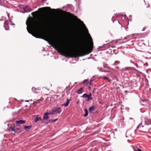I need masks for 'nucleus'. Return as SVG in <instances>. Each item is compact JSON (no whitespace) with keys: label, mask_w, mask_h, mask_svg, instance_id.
<instances>
[{"label":"nucleus","mask_w":151,"mask_h":151,"mask_svg":"<svg viewBox=\"0 0 151 151\" xmlns=\"http://www.w3.org/2000/svg\"><path fill=\"white\" fill-rule=\"evenodd\" d=\"M144 65L143 62L141 60H138L135 64V66L137 68H139Z\"/></svg>","instance_id":"423d86ee"},{"label":"nucleus","mask_w":151,"mask_h":151,"mask_svg":"<svg viewBox=\"0 0 151 151\" xmlns=\"http://www.w3.org/2000/svg\"><path fill=\"white\" fill-rule=\"evenodd\" d=\"M130 62L132 63L133 64L135 65V64L136 63H135L132 60H131L130 61Z\"/></svg>","instance_id":"c9c22d12"},{"label":"nucleus","mask_w":151,"mask_h":151,"mask_svg":"<svg viewBox=\"0 0 151 151\" xmlns=\"http://www.w3.org/2000/svg\"><path fill=\"white\" fill-rule=\"evenodd\" d=\"M144 1L145 2V0H144Z\"/></svg>","instance_id":"603ef678"},{"label":"nucleus","mask_w":151,"mask_h":151,"mask_svg":"<svg viewBox=\"0 0 151 151\" xmlns=\"http://www.w3.org/2000/svg\"><path fill=\"white\" fill-rule=\"evenodd\" d=\"M81 22L82 23H83V27L85 28L86 32H87V35L88 36V37L89 39V40H90V42L91 43V44L92 46H93V42L92 41V38L91 37L90 35V34L89 33H88V30L87 29V28H86V27L85 25L83 23V22L82 21H81Z\"/></svg>","instance_id":"7ed1b4c3"},{"label":"nucleus","mask_w":151,"mask_h":151,"mask_svg":"<svg viewBox=\"0 0 151 151\" xmlns=\"http://www.w3.org/2000/svg\"><path fill=\"white\" fill-rule=\"evenodd\" d=\"M48 113V112H46L45 113L43 116V119L45 120L49 118Z\"/></svg>","instance_id":"dca6fc26"},{"label":"nucleus","mask_w":151,"mask_h":151,"mask_svg":"<svg viewBox=\"0 0 151 151\" xmlns=\"http://www.w3.org/2000/svg\"><path fill=\"white\" fill-rule=\"evenodd\" d=\"M103 67L104 68L110 69V68L108 66V65L104 62L103 63Z\"/></svg>","instance_id":"a211bd4d"},{"label":"nucleus","mask_w":151,"mask_h":151,"mask_svg":"<svg viewBox=\"0 0 151 151\" xmlns=\"http://www.w3.org/2000/svg\"><path fill=\"white\" fill-rule=\"evenodd\" d=\"M92 81V80H91L90 82H88V80H85L83 82V83L86 86H87L88 84L90 85H91V81Z\"/></svg>","instance_id":"9b49d317"},{"label":"nucleus","mask_w":151,"mask_h":151,"mask_svg":"<svg viewBox=\"0 0 151 151\" xmlns=\"http://www.w3.org/2000/svg\"><path fill=\"white\" fill-rule=\"evenodd\" d=\"M122 19H125V17L122 16Z\"/></svg>","instance_id":"79ce46f5"},{"label":"nucleus","mask_w":151,"mask_h":151,"mask_svg":"<svg viewBox=\"0 0 151 151\" xmlns=\"http://www.w3.org/2000/svg\"><path fill=\"white\" fill-rule=\"evenodd\" d=\"M24 10H26V9H27L28 10L29 12H31V11H32V9L30 8L29 7V6H26L24 8Z\"/></svg>","instance_id":"4be33fe9"},{"label":"nucleus","mask_w":151,"mask_h":151,"mask_svg":"<svg viewBox=\"0 0 151 151\" xmlns=\"http://www.w3.org/2000/svg\"><path fill=\"white\" fill-rule=\"evenodd\" d=\"M129 36H127L126 37H125L124 38V40H125V39H127V40H126L127 41H128L129 40Z\"/></svg>","instance_id":"2f4dec72"},{"label":"nucleus","mask_w":151,"mask_h":151,"mask_svg":"<svg viewBox=\"0 0 151 151\" xmlns=\"http://www.w3.org/2000/svg\"><path fill=\"white\" fill-rule=\"evenodd\" d=\"M32 15H34V12H32Z\"/></svg>","instance_id":"58836bf2"},{"label":"nucleus","mask_w":151,"mask_h":151,"mask_svg":"<svg viewBox=\"0 0 151 151\" xmlns=\"http://www.w3.org/2000/svg\"><path fill=\"white\" fill-rule=\"evenodd\" d=\"M80 51L77 53H74L71 52L70 55L69 57L71 58H76L78 57L84 55L85 54L83 53L86 49V45L84 43H82L80 46Z\"/></svg>","instance_id":"f257e3e1"},{"label":"nucleus","mask_w":151,"mask_h":151,"mask_svg":"<svg viewBox=\"0 0 151 151\" xmlns=\"http://www.w3.org/2000/svg\"><path fill=\"white\" fill-rule=\"evenodd\" d=\"M4 27L6 30H9V27L8 24V22L6 21L4 22Z\"/></svg>","instance_id":"9d476101"},{"label":"nucleus","mask_w":151,"mask_h":151,"mask_svg":"<svg viewBox=\"0 0 151 151\" xmlns=\"http://www.w3.org/2000/svg\"><path fill=\"white\" fill-rule=\"evenodd\" d=\"M58 119H55L53 120L54 122H55Z\"/></svg>","instance_id":"ea45409f"},{"label":"nucleus","mask_w":151,"mask_h":151,"mask_svg":"<svg viewBox=\"0 0 151 151\" xmlns=\"http://www.w3.org/2000/svg\"><path fill=\"white\" fill-rule=\"evenodd\" d=\"M91 94L90 93V94L88 95V97L87 98V101H89L90 100H93V98L91 97Z\"/></svg>","instance_id":"5701e85b"},{"label":"nucleus","mask_w":151,"mask_h":151,"mask_svg":"<svg viewBox=\"0 0 151 151\" xmlns=\"http://www.w3.org/2000/svg\"><path fill=\"white\" fill-rule=\"evenodd\" d=\"M60 109V108L59 107L54 108L52 109V111L54 112V113H58V114H60L61 111Z\"/></svg>","instance_id":"0eeeda50"},{"label":"nucleus","mask_w":151,"mask_h":151,"mask_svg":"<svg viewBox=\"0 0 151 151\" xmlns=\"http://www.w3.org/2000/svg\"><path fill=\"white\" fill-rule=\"evenodd\" d=\"M4 2V1L3 0H0V5H1V6L3 5Z\"/></svg>","instance_id":"7c9ffc66"},{"label":"nucleus","mask_w":151,"mask_h":151,"mask_svg":"<svg viewBox=\"0 0 151 151\" xmlns=\"http://www.w3.org/2000/svg\"><path fill=\"white\" fill-rule=\"evenodd\" d=\"M83 90L84 89L83 88H81L78 90L77 93L78 94H81L84 92Z\"/></svg>","instance_id":"f3484780"},{"label":"nucleus","mask_w":151,"mask_h":151,"mask_svg":"<svg viewBox=\"0 0 151 151\" xmlns=\"http://www.w3.org/2000/svg\"><path fill=\"white\" fill-rule=\"evenodd\" d=\"M133 148L134 151H142L140 149L136 147H133Z\"/></svg>","instance_id":"b1692460"},{"label":"nucleus","mask_w":151,"mask_h":151,"mask_svg":"<svg viewBox=\"0 0 151 151\" xmlns=\"http://www.w3.org/2000/svg\"><path fill=\"white\" fill-rule=\"evenodd\" d=\"M12 25H14V24H12Z\"/></svg>","instance_id":"a18cd8bd"},{"label":"nucleus","mask_w":151,"mask_h":151,"mask_svg":"<svg viewBox=\"0 0 151 151\" xmlns=\"http://www.w3.org/2000/svg\"><path fill=\"white\" fill-rule=\"evenodd\" d=\"M89 89H90V87H89Z\"/></svg>","instance_id":"3c124183"},{"label":"nucleus","mask_w":151,"mask_h":151,"mask_svg":"<svg viewBox=\"0 0 151 151\" xmlns=\"http://www.w3.org/2000/svg\"><path fill=\"white\" fill-rule=\"evenodd\" d=\"M28 19H27V21L26 22V25H27V31L29 33H30V34H32V35L33 36H35L32 33V32L31 31L29 28V27H28L29 24H28Z\"/></svg>","instance_id":"1a4fd4ad"},{"label":"nucleus","mask_w":151,"mask_h":151,"mask_svg":"<svg viewBox=\"0 0 151 151\" xmlns=\"http://www.w3.org/2000/svg\"><path fill=\"white\" fill-rule=\"evenodd\" d=\"M146 57L145 58L146 59H150L151 58V53L149 52H147L145 54Z\"/></svg>","instance_id":"f8f14e48"},{"label":"nucleus","mask_w":151,"mask_h":151,"mask_svg":"<svg viewBox=\"0 0 151 151\" xmlns=\"http://www.w3.org/2000/svg\"><path fill=\"white\" fill-rule=\"evenodd\" d=\"M35 122H37L38 121H39L40 119V118H38V117H36L35 119Z\"/></svg>","instance_id":"cd10ccee"},{"label":"nucleus","mask_w":151,"mask_h":151,"mask_svg":"<svg viewBox=\"0 0 151 151\" xmlns=\"http://www.w3.org/2000/svg\"><path fill=\"white\" fill-rule=\"evenodd\" d=\"M122 15L121 14H115V16H114L112 17V19H111L112 21L113 22V23H114L115 21H116V19L114 20L113 19L114 18H118L119 17V16Z\"/></svg>","instance_id":"2eb2a0df"},{"label":"nucleus","mask_w":151,"mask_h":151,"mask_svg":"<svg viewBox=\"0 0 151 151\" xmlns=\"http://www.w3.org/2000/svg\"><path fill=\"white\" fill-rule=\"evenodd\" d=\"M29 100H26L25 101L27 102H29Z\"/></svg>","instance_id":"37998d69"},{"label":"nucleus","mask_w":151,"mask_h":151,"mask_svg":"<svg viewBox=\"0 0 151 151\" xmlns=\"http://www.w3.org/2000/svg\"><path fill=\"white\" fill-rule=\"evenodd\" d=\"M32 127L31 126H27V125H25L24 127V128L25 129H29L31 128Z\"/></svg>","instance_id":"393cba45"},{"label":"nucleus","mask_w":151,"mask_h":151,"mask_svg":"<svg viewBox=\"0 0 151 151\" xmlns=\"http://www.w3.org/2000/svg\"><path fill=\"white\" fill-rule=\"evenodd\" d=\"M43 100V99L41 98V99H38L37 101H36L35 102H34V105H36L37 103H39L40 101H42Z\"/></svg>","instance_id":"6ab92c4d"},{"label":"nucleus","mask_w":151,"mask_h":151,"mask_svg":"<svg viewBox=\"0 0 151 151\" xmlns=\"http://www.w3.org/2000/svg\"><path fill=\"white\" fill-rule=\"evenodd\" d=\"M103 79H107L109 80V82H110L111 81V80H109L108 79V77H107L106 76H105L103 77Z\"/></svg>","instance_id":"473e14b6"},{"label":"nucleus","mask_w":151,"mask_h":151,"mask_svg":"<svg viewBox=\"0 0 151 151\" xmlns=\"http://www.w3.org/2000/svg\"><path fill=\"white\" fill-rule=\"evenodd\" d=\"M114 69H115L113 70L117 71V70H120L119 67L118 66H116L115 67Z\"/></svg>","instance_id":"bb28decb"},{"label":"nucleus","mask_w":151,"mask_h":151,"mask_svg":"<svg viewBox=\"0 0 151 151\" xmlns=\"http://www.w3.org/2000/svg\"><path fill=\"white\" fill-rule=\"evenodd\" d=\"M70 101V99H67L66 103H64L63 104L61 105V106H64L65 107H67L68 106L69 104Z\"/></svg>","instance_id":"ddd939ff"},{"label":"nucleus","mask_w":151,"mask_h":151,"mask_svg":"<svg viewBox=\"0 0 151 151\" xmlns=\"http://www.w3.org/2000/svg\"><path fill=\"white\" fill-rule=\"evenodd\" d=\"M9 130L13 131L15 133H18L20 132V129L18 128H16L15 127H11L9 128Z\"/></svg>","instance_id":"39448f33"},{"label":"nucleus","mask_w":151,"mask_h":151,"mask_svg":"<svg viewBox=\"0 0 151 151\" xmlns=\"http://www.w3.org/2000/svg\"><path fill=\"white\" fill-rule=\"evenodd\" d=\"M85 112V114L84 115V117L88 115V111L87 109H84Z\"/></svg>","instance_id":"a878e982"},{"label":"nucleus","mask_w":151,"mask_h":151,"mask_svg":"<svg viewBox=\"0 0 151 151\" xmlns=\"http://www.w3.org/2000/svg\"><path fill=\"white\" fill-rule=\"evenodd\" d=\"M102 47H99V48H98V49H99L98 50L99 51L103 50H104V49H102Z\"/></svg>","instance_id":"72a5a7b5"},{"label":"nucleus","mask_w":151,"mask_h":151,"mask_svg":"<svg viewBox=\"0 0 151 151\" xmlns=\"http://www.w3.org/2000/svg\"><path fill=\"white\" fill-rule=\"evenodd\" d=\"M25 122V121L24 120H19L16 121V123L18 124H24Z\"/></svg>","instance_id":"4468645a"},{"label":"nucleus","mask_w":151,"mask_h":151,"mask_svg":"<svg viewBox=\"0 0 151 151\" xmlns=\"http://www.w3.org/2000/svg\"><path fill=\"white\" fill-rule=\"evenodd\" d=\"M2 20V19H0V21H1Z\"/></svg>","instance_id":"09e8293b"},{"label":"nucleus","mask_w":151,"mask_h":151,"mask_svg":"<svg viewBox=\"0 0 151 151\" xmlns=\"http://www.w3.org/2000/svg\"><path fill=\"white\" fill-rule=\"evenodd\" d=\"M118 22L119 24H120L119 21H118Z\"/></svg>","instance_id":"de8ad7c7"},{"label":"nucleus","mask_w":151,"mask_h":151,"mask_svg":"<svg viewBox=\"0 0 151 151\" xmlns=\"http://www.w3.org/2000/svg\"><path fill=\"white\" fill-rule=\"evenodd\" d=\"M98 69L100 71H101V72L103 71L102 68H99V67H98Z\"/></svg>","instance_id":"f704fd0d"},{"label":"nucleus","mask_w":151,"mask_h":151,"mask_svg":"<svg viewBox=\"0 0 151 151\" xmlns=\"http://www.w3.org/2000/svg\"><path fill=\"white\" fill-rule=\"evenodd\" d=\"M54 48L58 52L61 53L63 52L64 50L61 47L59 46H56L54 47Z\"/></svg>","instance_id":"6e6552de"},{"label":"nucleus","mask_w":151,"mask_h":151,"mask_svg":"<svg viewBox=\"0 0 151 151\" xmlns=\"http://www.w3.org/2000/svg\"><path fill=\"white\" fill-rule=\"evenodd\" d=\"M48 113V114L50 115H51L52 114H54V112L52 111V109L51 110H50L49 113Z\"/></svg>","instance_id":"c756f323"},{"label":"nucleus","mask_w":151,"mask_h":151,"mask_svg":"<svg viewBox=\"0 0 151 151\" xmlns=\"http://www.w3.org/2000/svg\"><path fill=\"white\" fill-rule=\"evenodd\" d=\"M132 70H136V69L134 68L126 67L123 68L120 70V71L122 76L123 75L124 76H131L132 75Z\"/></svg>","instance_id":"f03ea898"},{"label":"nucleus","mask_w":151,"mask_h":151,"mask_svg":"<svg viewBox=\"0 0 151 151\" xmlns=\"http://www.w3.org/2000/svg\"><path fill=\"white\" fill-rule=\"evenodd\" d=\"M139 131L144 133L147 132L148 131L147 129L143 126H140L138 128Z\"/></svg>","instance_id":"20e7f679"},{"label":"nucleus","mask_w":151,"mask_h":151,"mask_svg":"<svg viewBox=\"0 0 151 151\" xmlns=\"http://www.w3.org/2000/svg\"><path fill=\"white\" fill-rule=\"evenodd\" d=\"M120 63V62L118 60L115 61L114 63L112 64V65H118Z\"/></svg>","instance_id":"412c9836"},{"label":"nucleus","mask_w":151,"mask_h":151,"mask_svg":"<svg viewBox=\"0 0 151 151\" xmlns=\"http://www.w3.org/2000/svg\"><path fill=\"white\" fill-rule=\"evenodd\" d=\"M146 29V28L145 27H144L142 29V31H145Z\"/></svg>","instance_id":"4c0bfd02"},{"label":"nucleus","mask_w":151,"mask_h":151,"mask_svg":"<svg viewBox=\"0 0 151 151\" xmlns=\"http://www.w3.org/2000/svg\"><path fill=\"white\" fill-rule=\"evenodd\" d=\"M46 8L50 9V8L49 7H45Z\"/></svg>","instance_id":"a19ab883"},{"label":"nucleus","mask_w":151,"mask_h":151,"mask_svg":"<svg viewBox=\"0 0 151 151\" xmlns=\"http://www.w3.org/2000/svg\"><path fill=\"white\" fill-rule=\"evenodd\" d=\"M8 17H9V15L8 14Z\"/></svg>","instance_id":"49530a36"},{"label":"nucleus","mask_w":151,"mask_h":151,"mask_svg":"<svg viewBox=\"0 0 151 151\" xmlns=\"http://www.w3.org/2000/svg\"><path fill=\"white\" fill-rule=\"evenodd\" d=\"M146 66H147V65H148V63H146Z\"/></svg>","instance_id":"c03bdc74"},{"label":"nucleus","mask_w":151,"mask_h":151,"mask_svg":"<svg viewBox=\"0 0 151 151\" xmlns=\"http://www.w3.org/2000/svg\"><path fill=\"white\" fill-rule=\"evenodd\" d=\"M136 76H139V75L138 74H137Z\"/></svg>","instance_id":"8fccbe9b"},{"label":"nucleus","mask_w":151,"mask_h":151,"mask_svg":"<svg viewBox=\"0 0 151 151\" xmlns=\"http://www.w3.org/2000/svg\"><path fill=\"white\" fill-rule=\"evenodd\" d=\"M94 106H91L89 107V110L90 112L93 113L94 111Z\"/></svg>","instance_id":"aec40b11"},{"label":"nucleus","mask_w":151,"mask_h":151,"mask_svg":"<svg viewBox=\"0 0 151 151\" xmlns=\"http://www.w3.org/2000/svg\"><path fill=\"white\" fill-rule=\"evenodd\" d=\"M35 89H36V88H35L33 87L32 88V90L33 91H34Z\"/></svg>","instance_id":"e433bc0d"},{"label":"nucleus","mask_w":151,"mask_h":151,"mask_svg":"<svg viewBox=\"0 0 151 151\" xmlns=\"http://www.w3.org/2000/svg\"><path fill=\"white\" fill-rule=\"evenodd\" d=\"M88 97V95L86 93H84L82 96V97L83 98H87Z\"/></svg>","instance_id":"c85d7f7f"}]
</instances>
